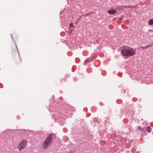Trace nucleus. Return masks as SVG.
<instances>
[{
  "mask_svg": "<svg viewBox=\"0 0 153 153\" xmlns=\"http://www.w3.org/2000/svg\"><path fill=\"white\" fill-rule=\"evenodd\" d=\"M52 139V136L51 134H50L46 138L43 143V147L44 149H47L49 146Z\"/></svg>",
  "mask_w": 153,
  "mask_h": 153,
  "instance_id": "obj_2",
  "label": "nucleus"
},
{
  "mask_svg": "<svg viewBox=\"0 0 153 153\" xmlns=\"http://www.w3.org/2000/svg\"><path fill=\"white\" fill-rule=\"evenodd\" d=\"M87 63V60H86L85 62V64H86Z\"/></svg>",
  "mask_w": 153,
  "mask_h": 153,
  "instance_id": "obj_14",
  "label": "nucleus"
},
{
  "mask_svg": "<svg viewBox=\"0 0 153 153\" xmlns=\"http://www.w3.org/2000/svg\"><path fill=\"white\" fill-rule=\"evenodd\" d=\"M27 144V142L25 140H23L19 143L17 148L19 151H21L26 148Z\"/></svg>",
  "mask_w": 153,
  "mask_h": 153,
  "instance_id": "obj_3",
  "label": "nucleus"
},
{
  "mask_svg": "<svg viewBox=\"0 0 153 153\" xmlns=\"http://www.w3.org/2000/svg\"><path fill=\"white\" fill-rule=\"evenodd\" d=\"M148 46H149V45L146 46L145 47V48H148Z\"/></svg>",
  "mask_w": 153,
  "mask_h": 153,
  "instance_id": "obj_13",
  "label": "nucleus"
},
{
  "mask_svg": "<svg viewBox=\"0 0 153 153\" xmlns=\"http://www.w3.org/2000/svg\"><path fill=\"white\" fill-rule=\"evenodd\" d=\"M73 24L72 23H70V26H73Z\"/></svg>",
  "mask_w": 153,
  "mask_h": 153,
  "instance_id": "obj_12",
  "label": "nucleus"
},
{
  "mask_svg": "<svg viewBox=\"0 0 153 153\" xmlns=\"http://www.w3.org/2000/svg\"><path fill=\"white\" fill-rule=\"evenodd\" d=\"M147 131L148 132H150L151 131V128L149 126H148L147 128Z\"/></svg>",
  "mask_w": 153,
  "mask_h": 153,
  "instance_id": "obj_7",
  "label": "nucleus"
},
{
  "mask_svg": "<svg viewBox=\"0 0 153 153\" xmlns=\"http://www.w3.org/2000/svg\"><path fill=\"white\" fill-rule=\"evenodd\" d=\"M138 129L140 130H143V128H142L141 126H139L138 127Z\"/></svg>",
  "mask_w": 153,
  "mask_h": 153,
  "instance_id": "obj_10",
  "label": "nucleus"
},
{
  "mask_svg": "<svg viewBox=\"0 0 153 153\" xmlns=\"http://www.w3.org/2000/svg\"><path fill=\"white\" fill-rule=\"evenodd\" d=\"M12 51L14 53H17V47L15 45H14L13 49H12Z\"/></svg>",
  "mask_w": 153,
  "mask_h": 153,
  "instance_id": "obj_6",
  "label": "nucleus"
},
{
  "mask_svg": "<svg viewBox=\"0 0 153 153\" xmlns=\"http://www.w3.org/2000/svg\"><path fill=\"white\" fill-rule=\"evenodd\" d=\"M117 11L113 9H111L108 11V13L111 15L114 14L116 13Z\"/></svg>",
  "mask_w": 153,
  "mask_h": 153,
  "instance_id": "obj_4",
  "label": "nucleus"
},
{
  "mask_svg": "<svg viewBox=\"0 0 153 153\" xmlns=\"http://www.w3.org/2000/svg\"><path fill=\"white\" fill-rule=\"evenodd\" d=\"M72 153L71 152H70V153Z\"/></svg>",
  "mask_w": 153,
  "mask_h": 153,
  "instance_id": "obj_16",
  "label": "nucleus"
},
{
  "mask_svg": "<svg viewBox=\"0 0 153 153\" xmlns=\"http://www.w3.org/2000/svg\"><path fill=\"white\" fill-rule=\"evenodd\" d=\"M126 112L128 113H129V114H128V115L129 116H130L131 117H132L133 116V114L134 113V111H133L132 110L131 111L129 112V111H128L127 110H126Z\"/></svg>",
  "mask_w": 153,
  "mask_h": 153,
  "instance_id": "obj_5",
  "label": "nucleus"
},
{
  "mask_svg": "<svg viewBox=\"0 0 153 153\" xmlns=\"http://www.w3.org/2000/svg\"><path fill=\"white\" fill-rule=\"evenodd\" d=\"M19 60L20 62H21V60L20 59H19Z\"/></svg>",
  "mask_w": 153,
  "mask_h": 153,
  "instance_id": "obj_15",
  "label": "nucleus"
},
{
  "mask_svg": "<svg viewBox=\"0 0 153 153\" xmlns=\"http://www.w3.org/2000/svg\"><path fill=\"white\" fill-rule=\"evenodd\" d=\"M128 90H124V91L123 93L125 94H126V93L127 94H128Z\"/></svg>",
  "mask_w": 153,
  "mask_h": 153,
  "instance_id": "obj_9",
  "label": "nucleus"
},
{
  "mask_svg": "<svg viewBox=\"0 0 153 153\" xmlns=\"http://www.w3.org/2000/svg\"><path fill=\"white\" fill-rule=\"evenodd\" d=\"M131 151L132 152H135V149H131Z\"/></svg>",
  "mask_w": 153,
  "mask_h": 153,
  "instance_id": "obj_11",
  "label": "nucleus"
},
{
  "mask_svg": "<svg viewBox=\"0 0 153 153\" xmlns=\"http://www.w3.org/2000/svg\"><path fill=\"white\" fill-rule=\"evenodd\" d=\"M149 24L150 25H153V19H150L149 22Z\"/></svg>",
  "mask_w": 153,
  "mask_h": 153,
  "instance_id": "obj_8",
  "label": "nucleus"
},
{
  "mask_svg": "<svg viewBox=\"0 0 153 153\" xmlns=\"http://www.w3.org/2000/svg\"><path fill=\"white\" fill-rule=\"evenodd\" d=\"M136 49L133 48H125L123 49L121 51V53L123 56H126L128 57L131 56L136 53Z\"/></svg>",
  "mask_w": 153,
  "mask_h": 153,
  "instance_id": "obj_1",
  "label": "nucleus"
}]
</instances>
